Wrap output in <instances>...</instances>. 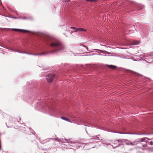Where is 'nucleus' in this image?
I'll list each match as a JSON object with an SVG mask.
<instances>
[{"label":"nucleus","mask_w":153,"mask_h":153,"mask_svg":"<svg viewBox=\"0 0 153 153\" xmlns=\"http://www.w3.org/2000/svg\"><path fill=\"white\" fill-rule=\"evenodd\" d=\"M50 45L53 47H61L62 46V43L58 41L51 42Z\"/></svg>","instance_id":"f257e3e1"},{"label":"nucleus","mask_w":153,"mask_h":153,"mask_svg":"<svg viewBox=\"0 0 153 153\" xmlns=\"http://www.w3.org/2000/svg\"><path fill=\"white\" fill-rule=\"evenodd\" d=\"M137 142V141H134L132 143L130 142L128 143H126V144L129 145L134 146L137 145L138 143H139L141 144L142 145L141 146H140V148L143 150L144 149L142 147H146L147 146L146 144H142L141 143H138Z\"/></svg>","instance_id":"f03ea898"},{"label":"nucleus","mask_w":153,"mask_h":153,"mask_svg":"<svg viewBox=\"0 0 153 153\" xmlns=\"http://www.w3.org/2000/svg\"><path fill=\"white\" fill-rule=\"evenodd\" d=\"M55 77V75L53 74H50L46 76V79L48 82H52Z\"/></svg>","instance_id":"7ed1b4c3"},{"label":"nucleus","mask_w":153,"mask_h":153,"mask_svg":"<svg viewBox=\"0 0 153 153\" xmlns=\"http://www.w3.org/2000/svg\"><path fill=\"white\" fill-rule=\"evenodd\" d=\"M139 43V42L136 40H133L131 42V45H136L138 44Z\"/></svg>","instance_id":"20e7f679"},{"label":"nucleus","mask_w":153,"mask_h":153,"mask_svg":"<svg viewBox=\"0 0 153 153\" xmlns=\"http://www.w3.org/2000/svg\"><path fill=\"white\" fill-rule=\"evenodd\" d=\"M78 31H86V30L84 28H76V32H77Z\"/></svg>","instance_id":"39448f33"},{"label":"nucleus","mask_w":153,"mask_h":153,"mask_svg":"<svg viewBox=\"0 0 153 153\" xmlns=\"http://www.w3.org/2000/svg\"><path fill=\"white\" fill-rule=\"evenodd\" d=\"M13 30H14L16 31H18V32H20L22 31V32H26V31L25 30H23L21 29H13Z\"/></svg>","instance_id":"423d86ee"},{"label":"nucleus","mask_w":153,"mask_h":153,"mask_svg":"<svg viewBox=\"0 0 153 153\" xmlns=\"http://www.w3.org/2000/svg\"><path fill=\"white\" fill-rule=\"evenodd\" d=\"M61 119H62V120H66L67 121H68V122H71V121L69 119H68L66 118H65L64 117H61Z\"/></svg>","instance_id":"0eeeda50"},{"label":"nucleus","mask_w":153,"mask_h":153,"mask_svg":"<svg viewBox=\"0 0 153 153\" xmlns=\"http://www.w3.org/2000/svg\"><path fill=\"white\" fill-rule=\"evenodd\" d=\"M107 66L112 69H114L116 68V66L113 65H107Z\"/></svg>","instance_id":"6e6552de"},{"label":"nucleus","mask_w":153,"mask_h":153,"mask_svg":"<svg viewBox=\"0 0 153 153\" xmlns=\"http://www.w3.org/2000/svg\"><path fill=\"white\" fill-rule=\"evenodd\" d=\"M59 50H60L59 49H56V50H52V51H51L50 52H49V53H53L55 52H56L57 51H59Z\"/></svg>","instance_id":"1a4fd4ad"},{"label":"nucleus","mask_w":153,"mask_h":153,"mask_svg":"<svg viewBox=\"0 0 153 153\" xmlns=\"http://www.w3.org/2000/svg\"><path fill=\"white\" fill-rule=\"evenodd\" d=\"M48 53L47 52H42V53H39V54L40 55H47L48 54Z\"/></svg>","instance_id":"9d476101"},{"label":"nucleus","mask_w":153,"mask_h":153,"mask_svg":"<svg viewBox=\"0 0 153 153\" xmlns=\"http://www.w3.org/2000/svg\"><path fill=\"white\" fill-rule=\"evenodd\" d=\"M65 140L67 141L68 143H73L70 140V139H68V140H67L66 139H65Z\"/></svg>","instance_id":"9b49d317"},{"label":"nucleus","mask_w":153,"mask_h":153,"mask_svg":"<svg viewBox=\"0 0 153 153\" xmlns=\"http://www.w3.org/2000/svg\"><path fill=\"white\" fill-rule=\"evenodd\" d=\"M29 54H31V55H39V53H29Z\"/></svg>","instance_id":"f8f14e48"},{"label":"nucleus","mask_w":153,"mask_h":153,"mask_svg":"<svg viewBox=\"0 0 153 153\" xmlns=\"http://www.w3.org/2000/svg\"><path fill=\"white\" fill-rule=\"evenodd\" d=\"M145 138H142L141 139V140H140V142H143V141L144 140H145Z\"/></svg>","instance_id":"ddd939ff"},{"label":"nucleus","mask_w":153,"mask_h":153,"mask_svg":"<svg viewBox=\"0 0 153 153\" xmlns=\"http://www.w3.org/2000/svg\"><path fill=\"white\" fill-rule=\"evenodd\" d=\"M149 143L150 145H153V141H151L149 142Z\"/></svg>","instance_id":"4468645a"},{"label":"nucleus","mask_w":153,"mask_h":153,"mask_svg":"<svg viewBox=\"0 0 153 153\" xmlns=\"http://www.w3.org/2000/svg\"><path fill=\"white\" fill-rule=\"evenodd\" d=\"M87 1H90V2H92V1H95V0H86Z\"/></svg>","instance_id":"2eb2a0df"},{"label":"nucleus","mask_w":153,"mask_h":153,"mask_svg":"<svg viewBox=\"0 0 153 153\" xmlns=\"http://www.w3.org/2000/svg\"><path fill=\"white\" fill-rule=\"evenodd\" d=\"M71 28L72 29H74V30H76V28L75 27H71Z\"/></svg>","instance_id":"dca6fc26"}]
</instances>
